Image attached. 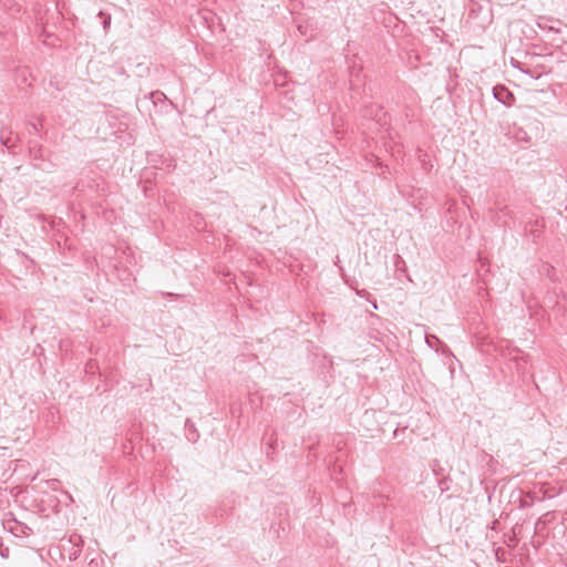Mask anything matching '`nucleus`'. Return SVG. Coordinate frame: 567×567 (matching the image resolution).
Segmentation results:
<instances>
[{
    "label": "nucleus",
    "mask_w": 567,
    "mask_h": 567,
    "mask_svg": "<svg viewBox=\"0 0 567 567\" xmlns=\"http://www.w3.org/2000/svg\"><path fill=\"white\" fill-rule=\"evenodd\" d=\"M74 190H75V192H83V183H82V182H79V183L74 186Z\"/></svg>",
    "instance_id": "14"
},
{
    "label": "nucleus",
    "mask_w": 567,
    "mask_h": 567,
    "mask_svg": "<svg viewBox=\"0 0 567 567\" xmlns=\"http://www.w3.org/2000/svg\"><path fill=\"white\" fill-rule=\"evenodd\" d=\"M0 556L2 558L9 557V548L3 545V542L1 538H0Z\"/></svg>",
    "instance_id": "10"
},
{
    "label": "nucleus",
    "mask_w": 567,
    "mask_h": 567,
    "mask_svg": "<svg viewBox=\"0 0 567 567\" xmlns=\"http://www.w3.org/2000/svg\"><path fill=\"white\" fill-rule=\"evenodd\" d=\"M516 138L520 140V141H527L528 140L526 132H522V131L516 135Z\"/></svg>",
    "instance_id": "11"
},
{
    "label": "nucleus",
    "mask_w": 567,
    "mask_h": 567,
    "mask_svg": "<svg viewBox=\"0 0 567 567\" xmlns=\"http://www.w3.org/2000/svg\"><path fill=\"white\" fill-rule=\"evenodd\" d=\"M512 65H513V66H515V68H518L519 70H522V71H523V72H525V73H529V71H527V70H523V69L520 68V63H519V62H517V61H515L514 59H512Z\"/></svg>",
    "instance_id": "12"
},
{
    "label": "nucleus",
    "mask_w": 567,
    "mask_h": 567,
    "mask_svg": "<svg viewBox=\"0 0 567 567\" xmlns=\"http://www.w3.org/2000/svg\"><path fill=\"white\" fill-rule=\"evenodd\" d=\"M506 207L502 208L497 204H495V208H489V212L493 214L496 210L505 212Z\"/></svg>",
    "instance_id": "13"
},
{
    "label": "nucleus",
    "mask_w": 567,
    "mask_h": 567,
    "mask_svg": "<svg viewBox=\"0 0 567 567\" xmlns=\"http://www.w3.org/2000/svg\"><path fill=\"white\" fill-rule=\"evenodd\" d=\"M530 504H532V503H530V502H528V501H527V499H525V498H522V499H520V507H528V506H530Z\"/></svg>",
    "instance_id": "15"
},
{
    "label": "nucleus",
    "mask_w": 567,
    "mask_h": 567,
    "mask_svg": "<svg viewBox=\"0 0 567 567\" xmlns=\"http://www.w3.org/2000/svg\"><path fill=\"white\" fill-rule=\"evenodd\" d=\"M97 16L102 19L103 28L106 31L111 25V16L103 11H100Z\"/></svg>",
    "instance_id": "8"
},
{
    "label": "nucleus",
    "mask_w": 567,
    "mask_h": 567,
    "mask_svg": "<svg viewBox=\"0 0 567 567\" xmlns=\"http://www.w3.org/2000/svg\"><path fill=\"white\" fill-rule=\"evenodd\" d=\"M394 266L398 271H404L405 270V261L400 255H394L393 257Z\"/></svg>",
    "instance_id": "7"
},
{
    "label": "nucleus",
    "mask_w": 567,
    "mask_h": 567,
    "mask_svg": "<svg viewBox=\"0 0 567 567\" xmlns=\"http://www.w3.org/2000/svg\"><path fill=\"white\" fill-rule=\"evenodd\" d=\"M493 96L505 106H512L515 103L514 93L503 84L493 87Z\"/></svg>",
    "instance_id": "3"
},
{
    "label": "nucleus",
    "mask_w": 567,
    "mask_h": 567,
    "mask_svg": "<svg viewBox=\"0 0 567 567\" xmlns=\"http://www.w3.org/2000/svg\"><path fill=\"white\" fill-rule=\"evenodd\" d=\"M165 296H166V297H172V296H174V295H173L172 292H167V293H165Z\"/></svg>",
    "instance_id": "17"
},
{
    "label": "nucleus",
    "mask_w": 567,
    "mask_h": 567,
    "mask_svg": "<svg viewBox=\"0 0 567 567\" xmlns=\"http://www.w3.org/2000/svg\"><path fill=\"white\" fill-rule=\"evenodd\" d=\"M83 544L84 540L82 536L74 533L68 538L64 537L61 539V553L71 561L76 560L82 553Z\"/></svg>",
    "instance_id": "1"
},
{
    "label": "nucleus",
    "mask_w": 567,
    "mask_h": 567,
    "mask_svg": "<svg viewBox=\"0 0 567 567\" xmlns=\"http://www.w3.org/2000/svg\"><path fill=\"white\" fill-rule=\"evenodd\" d=\"M97 369H99V365L95 360H90L85 365L86 373H94Z\"/></svg>",
    "instance_id": "9"
},
{
    "label": "nucleus",
    "mask_w": 567,
    "mask_h": 567,
    "mask_svg": "<svg viewBox=\"0 0 567 567\" xmlns=\"http://www.w3.org/2000/svg\"><path fill=\"white\" fill-rule=\"evenodd\" d=\"M6 530L14 535L16 537L29 536L32 534V528L27 524L17 520L16 518L6 519L3 523Z\"/></svg>",
    "instance_id": "2"
},
{
    "label": "nucleus",
    "mask_w": 567,
    "mask_h": 567,
    "mask_svg": "<svg viewBox=\"0 0 567 567\" xmlns=\"http://www.w3.org/2000/svg\"><path fill=\"white\" fill-rule=\"evenodd\" d=\"M483 6L480 4L478 2H475V1H471L468 3V7H467V10H468V19H476L478 18V16L482 13L483 11Z\"/></svg>",
    "instance_id": "4"
},
{
    "label": "nucleus",
    "mask_w": 567,
    "mask_h": 567,
    "mask_svg": "<svg viewBox=\"0 0 567 567\" xmlns=\"http://www.w3.org/2000/svg\"><path fill=\"white\" fill-rule=\"evenodd\" d=\"M371 115L381 126H385L389 124L386 120V114L383 112L382 106H377L375 112L371 111Z\"/></svg>",
    "instance_id": "5"
},
{
    "label": "nucleus",
    "mask_w": 567,
    "mask_h": 567,
    "mask_svg": "<svg viewBox=\"0 0 567 567\" xmlns=\"http://www.w3.org/2000/svg\"><path fill=\"white\" fill-rule=\"evenodd\" d=\"M186 429H187V440L190 442H196L199 437L198 431L196 430L195 425L189 422V420L186 421Z\"/></svg>",
    "instance_id": "6"
},
{
    "label": "nucleus",
    "mask_w": 567,
    "mask_h": 567,
    "mask_svg": "<svg viewBox=\"0 0 567 567\" xmlns=\"http://www.w3.org/2000/svg\"><path fill=\"white\" fill-rule=\"evenodd\" d=\"M431 338L437 340L436 336H431ZM426 342L431 346L429 336H426Z\"/></svg>",
    "instance_id": "16"
}]
</instances>
